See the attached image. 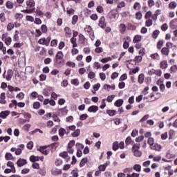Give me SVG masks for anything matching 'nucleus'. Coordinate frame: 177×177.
<instances>
[{
    "instance_id": "64",
    "label": "nucleus",
    "mask_w": 177,
    "mask_h": 177,
    "mask_svg": "<svg viewBox=\"0 0 177 177\" xmlns=\"http://www.w3.org/2000/svg\"><path fill=\"white\" fill-rule=\"evenodd\" d=\"M145 84H147V85H149V84H151V77H145Z\"/></svg>"
},
{
    "instance_id": "49",
    "label": "nucleus",
    "mask_w": 177,
    "mask_h": 177,
    "mask_svg": "<svg viewBox=\"0 0 177 177\" xmlns=\"http://www.w3.org/2000/svg\"><path fill=\"white\" fill-rule=\"evenodd\" d=\"M41 30L42 32L46 34V32H48V26H46V25H42L41 27Z\"/></svg>"
},
{
    "instance_id": "55",
    "label": "nucleus",
    "mask_w": 177,
    "mask_h": 177,
    "mask_svg": "<svg viewBox=\"0 0 177 177\" xmlns=\"http://www.w3.org/2000/svg\"><path fill=\"white\" fill-rule=\"evenodd\" d=\"M127 30V28L125 27V25L121 24H120V31L122 32V33H124L125 32V30Z\"/></svg>"
},
{
    "instance_id": "27",
    "label": "nucleus",
    "mask_w": 177,
    "mask_h": 177,
    "mask_svg": "<svg viewBox=\"0 0 177 177\" xmlns=\"http://www.w3.org/2000/svg\"><path fill=\"white\" fill-rule=\"evenodd\" d=\"M176 6H177V3H176V2H175V1H171V2H170L169 4V9H171V10L175 9V8H176Z\"/></svg>"
},
{
    "instance_id": "57",
    "label": "nucleus",
    "mask_w": 177,
    "mask_h": 177,
    "mask_svg": "<svg viewBox=\"0 0 177 177\" xmlns=\"http://www.w3.org/2000/svg\"><path fill=\"white\" fill-rule=\"evenodd\" d=\"M17 97L19 99V100H23L24 99V93L21 92L17 95Z\"/></svg>"
},
{
    "instance_id": "26",
    "label": "nucleus",
    "mask_w": 177,
    "mask_h": 177,
    "mask_svg": "<svg viewBox=\"0 0 177 177\" xmlns=\"http://www.w3.org/2000/svg\"><path fill=\"white\" fill-rule=\"evenodd\" d=\"M71 83L72 85H75V86H78L80 85V80L78 79H73Z\"/></svg>"
},
{
    "instance_id": "33",
    "label": "nucleus",
    "mask_w": 177,
    "mask_h": 177,
    "mask_svg": "<svg viewBox=\"0 0 177 177\" xmlns=\"http://www.w3.org/2000/svg\"><path fill=\"white\" fill-rule=\"evenodd\" d=\"M66 133V129L63 128H60L59 130V135L61 138H63L64 136V134Z\"/></svg>"
},
{
    "instance_id": "35",
    "label": "nucleus",
    "mask_w": 177,
    "mask_h": 177,
    "mask_svg": "<svg viewBox=\"0 0 177 177\" xmlns=\"http://www.w3.org/2000/svg\"><path fill=\"white\" fill-rule=\"evenodd\" d=\"M15 28V24L14 23H9L7 26L8 31H12Z\"/></svg>"
},
{
    "instance_id": "17",
    "label": "nucleus",
    "mask_w": 177,
    "mask_h": 177,
    "mask_svg": "<svg viewBox=\"0 0 177 177\" xmlns=\"http://www.w3.org/2000/svg\"><path fill=\"white\" fill-rule=\"evenodd\" d=\"M13 76V71L11 69H9L7 72V81H10L12 80V77Z\"/></svg>"
},
{
    "instance_id": "18",
    "label": "nucleus",
    "mask_w": 177,
    "mask_h": 177,
    "mask_svg": "<svg viewBox=\"0 0 177 177\" xmlns=\"http://www.w3.org/2000/svg\"><path fill=\"white\" fill-rule=\"evenodd\" d=\"M114 104H115V106H116V107H121V106H122V104H124V100L119 99L115 102Z\"/></svg>"
},
{
    "instance_id": "39",
    "label": "nucleus",
    "mask_w": 177,
    "mask_h": 177,
    "mask_svg": "<svg viewBox=\"0 0 177 177\" xmlns=\"http://www.w3.org/2000/svg\"><path fill=\"white\" fill-rule=\"evenodd\" d=\"M147 143H148V145H149L150 147H151V146H153L155 144L154 143V138H149L148 140H147Z\"/></svg>"
},
{
    "instance_id": "43",
    "label": "nucleus",
    "mask_w": 177,
    "mask_h": 177,
    "mask_svg": "<svg viewBox=\"0 0 177 177\" xmlns=\"http://www.w3.org/2000/svg\"><path fill=\"white\" fill-rule=\"evenodd\" d=\"M88 77L90 80H93V78L96 77V74L95 73V72L90 71L88 73Z\"/></svg>"
},
{
    "instance_id": "53",
    "label": "nucleus",
    "mask_w": 177,
    "mask_h": 177,
    "mask_svg": "<svg viewBox=\"0 0 177 177\" xmlns=\"http://www.w3.org/2000/svg\"><path fill=\"white\" fill-rule=\"evenodd\" d=\"M39 107H41V103H39V102H36L33 104V109L38 110Z\"/></svg>"
},
{
    "instance_id": "11",
    "label": "nucleus",
    "mask_w": 177,
    "mask_h": 177,
    "mask_svg": "<svg viewBox=\"0 0 177 177\" xmlns=\"http://www.w3.org/2000/svg\"><path fill=\"white\" fill-rule=\"evenodd\" d=\"M7 167L12 169V174H16V168H15V163L11 161L7 162Z\"/></svg>"
},
{
    "instance_id": "12",
    "label": "nucleus",
    "mask_w": 177,
    "mask_h": 177,
    "mask_svg": "<svg viewBox=\"0 0 177 177\" xmlns=\"http://www.w3.org/2000/svg\"><path fill=\"white\" fill-rule=\"evenodd\" d=\"M160 66L162 70H165L168 67V62H167V60H163L160 62Z\"/></svg>"
},
{
    "instance_id": "48",
    "label": "nucleus",
    "mask_w": 177,
    "mask_h": 177,
    "mask_svg": "<svg viewBox=\"0 0 177 177\" xmlns=\"http://www.w3.org/2000/svg\"><path fill=\"white\" fill-rule=\"evenodd\" d=\"M59 142H55L50 145V147L53 149V150H56L57 147H59Z\"/></svg>"
},
{
    "instance_id": "54",
    "label": "nucleus",
    "mask_w": 177,
    "mask_h": 177,
    "mask_svg": "<svg viewBox=\"0 0 177 177\" xmlns=\"http://www.w3.org/2000/svg\"><path fill=\"white\" fill-rule=\"evenodd\" d=\"M5 41L6 45L9 46L12 43V38L10 37H8L6 39V41Z\"/></svg>"
},
{
    "instance_id": "56",
    "label": "nucleus",
    "mask_w": 177,
    "mask_h": 177,
    "mask_svg": "<svg viewBox=\"0 0 177 177\" xmlns=\"http://www.w3.org/2000/svg\"><path fill=\"white\" fill-rule=\"evenodd\" d=\"M145 26L147 27H150L151 26H153V20L151 19H148L145 22Z\"/></svg>"
},
{
    "instance_id": "8",
    "label": "nucleus",
    "mask_w": 177,
    "mask_h": 177,
    "mask_svg": "<svg viewBox=\"0 0 177 177\" xmlns=\"http://www.w3.org/2000/svg\"><path fill=\"white\" fill-rule=\"evenodd\" d=\"M97 110H99V106L96 105H93L88 107L87 111H88V113H96Z\"/></svg>"
},
{
    "instance_id": "14",
    "label": "nucleus",
    "mask_w": 177,
    "mask_h": 177,
    "mask_svg": "<svg viewBox=\"0 0 177 177\" xmlns=\"http://www.w3.org/2000/svg\"><path fill=\"white\" fill-rule=\"evenodd\" d=\"M9 114H10V111H1L0 113V118L5 119L8 116Z\"/></svg>"
},
{
    "instance_id": "16",
    "label": "nucleus",
    "mask_w": 177,
    "mask_h": 177,
    "mask_svg": "<svg viewBox=\"0 0 177 177\" xmlns=\"http://www.w3.org/2000/svg\"><path fill=\"white\" fill-rule=\"evenodd\" d=\"M80 135H81V130L80 129H76L71 133V136H73V138H78Z\"/></svg>"
},
{
    "instance_id": "38",
    "label": "nucleus",
    "mask_w": 177,
    "mask_h": 177,
    "mask_svg": "<svg viewBox=\"0 0 177 177\" xmlns=\"http://www.w3.org/2000/svg\"><path fill=\"white\" fill-rule=\"evenodd\" d=\"M176 71H177V66L176 65L171 66L170 68L171 74L175 73H176Z\"/></svg>"
},
{
    "instance_id": "41",
    "label": "nucleus",
    "mask_w": 177,
    "mask_h": 177,
    "mask_svg": "<svg viewBox=\"0 0 177 177\" xmlns=\"http://www.w3.org/2000/svg\"><path fill=\"white\" fill-rule=\"evenodd\" d=\"M30 160L31 162H35V161H39V159H38V156L36 157L35 156L32 155L30 157Z\"/></svg>"
},
{
    "instance_id": "42",
    "label": "nucleus",
    "mask_w": 177,
    "mask_h": 177,
    "mask_svg": "<svg viewBox=\"0 0 177 177\" xmlns=\"http://www.w3.org/2000/svg\"><path fill=\"white\" fill-rule=\"evenodd\" d=\"M115 97V95H109L107 97V99H106V101L109 102V103H111V102H113V100H114V98Z\"/></svg>"
},
{
    "instance_id": "25",
    "label": "nucleus",
    "mask_w": 177,
    "mask_h": 177,
    "mask_svg": "<svg viewBox=\"0 0 177 177\" xmlns=\"http://www.w3.org/2000/svg\"><path fill=\"white\" fill-rule=\"evenodd\" d=\"M150 57L153 59V60H160V55L157 53L151 54Z\"/></svg>"
},
{
    "instance_id": "21",
    "label": "nucleus",
    "mask_w": 177,
    "mask_h": 177,
    "mask_svg": "<svg viewBox=\"0 0 177 177\" xmlns=\"http://www.w3.org/2000/svg\"><path fill=\"white\" fill-rule=\"evenodd\" d=\"M142 60H143V57H142V55H138L135 57L133 62H135V64H136V63H140Z\"/></svg>"
},
{
    "instance_id": "13",
    "label": "nucleus",
    "mask_w": 177,
    "mask_h": 177,
    "mask_svg": "<svg viewBox=\"0 0 177 177\" xmlns=\"http://www.w3.org/2000/svg\"><path fill=\"white\" fill-rule=\"evenodd\" d=\"M161 53L164 56H168V55H169V49L168 48H167V47H163L161 49Z\"/></svg>"
},
{
    "instance_id": "44",
    "label": "nucleus",
    "mask_w": 177,
    "mask_h": 177,
    "mask_svg": "<svg viewBox=\"0 0 177 177\" xmlns=\"http://www.w3.org/2000/svg\"><path fill=\"white\" fill-rule=\"evenodd\" d=\"M0 20L1 23H5V21H6V18L5 17V13L3 12L0 13Z\"/></svg>"
},
{
    "instance_id": "50",
    "label": "nucleus",
    "mask_w": 177,
    "mask_h": 177,
    "mask_svg": "<svg viewBox=\"0 0 177 177\" xmlns=\"http://www.w3.org/2000/svg\"><path fill=\"white\" fill-rule=\"evenodd\" d=\"M134 156L136 157H140L142 156V151H140L138 149H135L134 150Z\"/></svg>"
},
{
    "instance_id": "3",
    "label": "nucleus",
    "mask_w": 177,
    "mask_h": 177,
    "mask_svg": "<svg viewBox=\"0 0 177 177\" xmlns=\"http://www.w3.org/2000/svg\"><path fill=\"white\" fill-rule=\"evenodd\" d=\"M98 25L101 28H106L107 24L106 23V19L104 17L102 16L100 18Z\"/></svg>"
},
{
    "instance_id": "63",
    "label": "nucleus",
    "mask_w": 177,
    "mask_h": 177,
    "mask_svg": "<svg viewBox=\"0 0 177 177\" xmlns=\"http://www.w3.org/2000/svg\"><path fill=\"white\" fill-rule=\"evenodd\" d=\"M66 66H68V67H72L73 68H74V67H75V63L74 62H66Z\"/></svg>"
},
{
    "instance_id": "22",
    "label": "nucleus",
    "mask_w": 177,
    "mask_h": 177,
    "mask_svg": "<svg viewBox=\"0 0 177 177\" xmlns=\"http://www.w3.org/2000/svg\"><path fill=\"white\" fill-rule=\"evenodd\" d=\"M165 41L164 40H159L156 44L157 49L160 50L162 46H164V43Z\"/></svg>"
},
{
    "instance_id": "32",
    "label": "nucleus",
    "mask_w": 177,
    "mask_h": 177,
    "mask_svg": "<svg viewBox=\"0 0 177 177\" xmlns=\"http://www.w3.org/2000/svg\"><path fill=\"white\" fill-rule=\"evenodd\" d=\"M142 41V36L141 35H136L133 38V42H140Z\"/></svg>"
},
{
    "instance_id": "45",
    "label": "nucleus",
    "mask_w": 177,
    "mask_h": 177,
    "mask_svg": "<svg viewBox=\"0 0 177 177\" xmlns=\"http://www.w3.org/2000/svg\"><path fill=\"white\" fill-rule=\"evenodd\" d=\"M15 106H17V101L16 100H12V103L9 104V108L12 109Z\"/></svg>"
},
{
    "instance_id": "5",
    "label": "nucleus",
    "mask_w": 177,
    "mask_h": 177,
    "mask_svg": "<svg viewBox=\"0 0 177 177\" xmlns=\"http://www.w3.org/2000/svg\"><path fill=\"white\" fill-rule=\"evenodd\" d=\"M79 42L82 46H85L86 44V38L81 33L79 35Z\"/></svg>"
},
{
    "instance_id": "36",
    "label": "nucleus",
    "mask_w": 177,
    "mask_h": 177,
    "mask_svg": "<svg viewBox=\"0 0 177 177\" xmlns=\"http://www.w3.org/2000/svg\"><path fill=\"white\" fill-rule=\"evenodd\" d=\"M78 21V17L77 15H74L72 17V24L73 26H75V24H77V22Z\"/></svg>"
},
{
    "instance_id": "20",
    "label": "nucleus",
    "mask_w": 177,
    "mask_h": 177,
    "mask_svg": "<svg viewBox=\"0 0 177 177\" xmlns=\"http://www.w3.org/2000/svg\"><path fill=\"white\" fill-rule=\"evenodd\" d=\"M28 8H34L35 6V1L34 0H29L26 2Z\"/></svg>"
},
{
    "instance_id": "10",
    "label": "nucleus",
    "mask_w": 177,
    "mask_h": 177,
    "mask_svg": "<svg viewBox=\"0 0 177 177\" xmlns=\"http://www.w3.org/2000/svg\"><path fill=\"white\" fill-rule=\"evenodd\" d=\"M51 174L54 176H57V175H62V169H53L51 171Z\"/></svg>"
},
{
    "instance_id": "62",
    "label": "nucleus",
    "mask_w": 177,
    "mask_h": 177,
    "mask_svg": "<svg viewBox=\"0 0 177 177\" xmlns=\"http://www.w3.org/2000/svg\"><path fill=\"white\" fill-rule=\"evenodd\" d=\"M68 85V81L67 80H64L61 83V86H64V88H66Z\"/></svg>"
},
{
    "instance_id": "24",
    "label": "nucleus",
    "mask_w": 177,
    "mask_h": 177,
    "mask_svg": "<svg viewBox=\"0 0 177 177\" xmlns=\"http://www.w3.org/2000/svg\"><path fill=\"white\" fill-rule=\"evenodd\" d=\"M106 114H109L110 117H114L117 114V111L115 110H107Z\"/></svg>"
},
{
    "instance_id": "37",
    "label": "nucleus",
    "mask_w": 177,
    "mask_h": 177,
    "mask_svg": "<svg viewBox=\"0 0 177 177\" xmlns=\"http://www.w3.org/2000/svg\"><path fill=\"white\" fill-rule=\"evenodd\" d=\"M140 8H142V6H140V3H135L134 6H133V9H135V10H140Z\"/></svg>"
},
{
    "instance_id": "29",
    "label": "nucleus",
    "mask_w": 177,
    "mask_h": 177,
    "mask_svg": "<svg viewBox=\"0 0 177 177\" xmlns=\"http://www.w3.org/2000/svg\"><path fill=\"white\" fill-rule=\"evenodd\" d=\"M5 158L8 161H9L10 160H13V155H12V153H6V156H5Z\"/></svg>"
},
{
    "instance_id": "15",
    "label": "nucleus",
    "mask_w": 177,
    "mask_h": 177,
    "mask_svg": "<svg viewBox=\"0 0 177 177\" xmlns=\"http://www.w3.org/2000/svg\"><path fill=\"white\" fill-rule=\"evenodd\" d=\"M104 89H105V91H110V89H112V91H114V89H115V85L113 84L111 86L109 84H104Z\"/></svg>"
},
{
    "instance_id": "28",
    "label": "nucleus",
    "mask_w": 177,
    "mask_h": 177,
    "mask_svg": "<svg viewBox=\"0 0 177 177\" xmlns=\"http://www.w3.org/2000/svg\"><path fill=\"white\" fill-rule=\"evenodd\" d=\"M160 176H162V177H169V176H168V170H167V169L161 170Z\"/></svg>"
},
{
    "instance_id": "60",
    "label": "nucleus",
    "mask_w": 177,
    "mask_h": 177,
    "mask_svg": "<svg viewBox=\"0 0 177 177\" xmlns=\"http://www.w3.org/2000/svg\"><path fill=\"white\" fill-rule=\"evenodd\" d=\"M150 17H151V11H148L145 15V19H146V20H149Z\"/></svg>"
},
{
    "instance_id": "51",
    "label": "nucleus",
    "mask_w": 177,
    "mask_h": 177,
    "mask_svg": "<svg viewBox=\"0 0 177 177\" xmlns=\"http://www.w3.org/2000/svg\"><path fill=\"white\" fill-rule=\"evenodd\" d=\"M86 118H88V114H86V113H84V114L81 115L80 117V121H85V120H86Z\"/></svg>"
},
{
    "instance_id": "34",
    "label": "nucleus",
    "mask_w": 177,
    "mask_h": 177,
    "mask_svg": "<svg viewBox=\"0 0 177 177\" xmlns=\"http://www.w3.org/2000/svg\"><path fill=\"white\" fill-rule=\"evenodd\" d=\"M118 142H114L112 145L113 150H114V151H117V150H118Z\"/></svg>"
},
{
    "instance_id": "52",
    "label": "nucleus",
    "mask_w": 177,
    "mask_h": 177,
    "mask_svg": "<svg viewBox=\"0 0 177 177\" xmlns=\"http://www.w3.org/2000/svg\"><path fill=\"white\" fill-rule=\"evenodd\" d=\"M125 143L127 146H128L129 145H131V143H132V138H131V136L127 137L126 138Z\"/></svg>"
},
{
    "instance_id": "40",
    "label": "nucleus",
    "mask_w": 177,
    "mask_h": 177,
    "mask_svg": "<svg viewBox=\"0 0 177 177\" xmlns=\"http://www.w3.org/2000/svg\"><path fill=\"white\" fill-rule=\"evenodd\" d=\"M68 156V153L67 151H64L59 153V157H62L64 159L67 158Z\"/></svg>"
},
{
    "instance_id": "31",
    "label": "nucleus",
    "mask_w": 177,
    "mask_h": 177,
    "mask_svg": "<svg viewBox=\"0 0 177 177\" xmlns=\"http://www.w3.org/2000/svg\"><path fill=\"white\" fill-rule=\"evenodd\" d=\"M133 169L137 172H140V171H142V166L140 165H135L133 166Z\"/></svg>"
},
{
    "instance_id": "2",
    "label": "nucleus",
    "mask_w": 177,
    "mask_h": 177,
    "mask_svg": "<svg viewBox=\"0 0 177 177\" xmlns=\"http://www.w3.org/2000/svg\"><path fill=\"white\" fill-rule=\"evenodd\" d=\"M49 146L50 145H45L40 147L39 149H37V150L40 151V153H42V154H44V156H48V154H49L50 153V151L46 149H48Z\"/></svg>"
},
{
    "instance_id": "59",
    "label": "nucleus",
    "mask_w": 177,
    "mask_h": 177,
    "mask_svg": "<svg viewBox=\"0 0 177 177\" xmlns=\"http://www.w3.org/2000/svg\"><path fill=\"white\" fill-rule=\"evenodd\" d=\"M145 139V136H140L136 138V142L138 143H140V142H143V140Z\"/></svg>"
},
{
    "instance_id": "61",
    "label": "nucleus",
    "mask_w": 177,
    "mask_h": 177,
    "mask_svg": "<svg viewBox=\"0 0 177 177\" xmlns=\"http://www.w3.org/2000/svg\"><path fill=\"white\" fill-rule=\"evenodd\" d=\"M71 42L73 44V48H77V41L76 39L74 38L71 39Z\"/></svg>"
},
{
    "instance_id": "47",
    "label": "nucleus",
    "mask_w": 177,
    "mask_h": 177,
    "mask_svg": "<svg viewBox=\"0 0 177 177\" xmlns=\"http://www.w3.org/2000/svg\"><path fill=\"white\" fill-rule=\"evenodd\" d=\"M6 6L8 8V9H13V3L11 1H7Z\"/></svg>"
},
{
    "instance_id": "58",
    "label": "nucleus",
    "mask_w": 177,
    "mask_h": 177,
    "mask_svg": "<svg viewBox=\"0 0 177 177\" xmlns=\"http://www.w3.org/2000/svg\"><path fill=\"white\" fill-rule=\"evenodd\" d=\"M108 62H111V57H105L101 59L102 63H107Z\"/></svg>"
},
{
    "instance_id": "6",
    "label": "nucleus",
    "mask_w": 177,
    "mask_h": 177,
    "mask_svg": "<svg viewBox=\"0 0 177 177\" xmlns=\"http://www.w3.org/2000/svg\"><path fill=\"white\" fill-rule=\"evenodd\" d=\"M64 32L66 38H70L71 37V35H73V31L71 30V28L68 27L64 28Z\"/></svg>"
},
{
    "instance_id": "9",
    "label": "nucleus",
    "mask_w": 177,
    "mask_h": 177,
    "mask_svg": "<svg viewBox=\"0 0 177 177\" xmlns=\"http://www.w3.org/2000/svg\"><path fill=\"white\" fill-rule=\"evenodd\" d=\"M26 164H27V160L26 159L19 158L17 162V167H23Z\"/></svg>"
},
{
    "instance_id": "30",
    "label": "nucleus",
    "mask_w": 177,
    "mask_h": 177,
    "mask_svg": "<svg viewBox=\"0 0 177 177\" xmlns=\"http://www.w3.org/2000/svg\"><path fill=\"white\" fill-rule=\"evenodd\" d=\"M87 162H88V158H84L82 159V160L80 163V168H82V167H84V165H85V164Z\"/></svg>"
},
{
    "instance_id": "23",
    "label": "nucleus",
    "mask_w": 177,
    "mask_h": 177,
    "mask_svg": "<svg viewBox=\"0 0 177 177\" xmlns=\"http://www.w3.org/2000/svg\"><path fill=\"white\" fill-rule=\"evenodd\" d=\"M158 35H160V30H156L152 33V38H153V39H157Z\"/></svg>"
},
{
    "instance_id": "4",
    "label": "nucleus",
    "mask_w": 177,
    "mask_h": 177,
    "mask_svg": "<svg viewBox=\"0 0 177 177\" xmlns=\"http://www.w3.org/2000/svg\"><path fill=\"white\" fill-rule=\"evenodd\" d=\"M85 32H88L90 38L93 39V30H92V27L91 26H86L84 28Z\"/></svg>"
},
{
    "instance_id": "19",
    "label": "nucleus",
    "mask_w": 177,
    "mask_h": 177,
    "mask_svg": "<svg viewBox=\"0 0 177 177\" xmlns=\"http://www.w3.org/2000/svg\"><path fill=\"white\" fill-rule=\"evenodd\" d=\"M138 81L139 84H143L145 82V74L141 73L138 75Z\"/></svg>"
},
{
    "instance_id": "1",
    "label": "nucleus",
    "mask_w": 177,
    "mask_h": 177,
    "mask_svg": "<svg viewBox=\"0 0 177 177\" xmlns=\"http://www.w3.org/2000/svg\"><path fill=\"white\" fill-rule=\"evenodd\" d=\"M63 52L59 51L55 59V63L57 67H62L63 66Z\"/></svg>"
},
{
    "instance_id": "7",
    "label": "nucleus",
    "mask_w": 177,
    "mask_h": 177,
    "mask_svg": "<svg viewBox=\"0 0 177 177\" xmlns=\"http://www.w3.org/2000/svg\"><path fill=\"white\" fill-rule=\"evenodd\" d=\"M151 150H155V151H161L162 147L158 143H155L153 146L150 147Z\"/></svg>"
},
{
    "instance_id": "46",
    "label": "nucleus",
    "mask_w": 177,
    "mask_h": 177,
    "mask_svg": "<svg viewBox=\"0 0 177 177\" xmlns=\"http://www.w3.org/2000/svg\"><path fill=\"white\" fill-rule=\"evenodd\" d=\"M22 12L24 13L31 14V13L35 12V8H33L32 9H30V10H22Z\"/></svg>"
}]
</instances>
